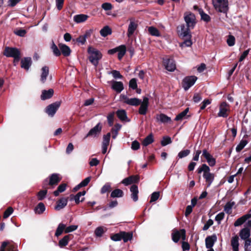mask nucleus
<instances>
[{"mask_svg": "<svg viewBox=\"0 0 251 251\" xmlns=\"http://www.w3.org/2000/svg\"><path fill=\"white\" fill-rule=\"evenodd\" d=\"M129 87L133 90L137 88V80L135 78H132L129 82Z\"/></svg>", "mask_w": 251, "mask_h": 251, "instance_id": "4d7b16f0", "label": "nucleus"}, {"mask_svg": "<svg viewBox=\"0 0 251 251\" xmlns=\"http://www.w3.org/2000/svg\"><path fill=\"white\" fill-rule=\"evenodd\" d=\"M41 70V81L44 83L46 81L47 77L49 75V69L48 67L45 66L42 67Z\"/></svg>", "mask_w": 251, "mask_h": 251, "instance_id": "2f4dec72", "label": "nucleus"}, {"mask_svg": "<svg viewBox=\"0 0 251 251\" xmlns=\"http://www.w3.org/2000/svg\"><path fill=\"white\" fill-rule=\"evenodd\" d=\"M184 21L186 24V26L183 24L177 27V31L180 36L182 37L192 36L190 30L194 28L196 24V17L192 13H185L184 15Z\"/></svg>", "mask_w": 251, "mask_h": 251, "instance_id": "f257e3e1", "label": "nucleus"}, {"mask_svg": "<svg viewBox=\"0 0 251 251\" xmlns=\"http://www.w3.org/2000/svg\"><path fill=\"white\" fill-rule=\"evenodd\" d=\"M87 52L89 54L88 57L90 62L95 67H97L99 64L100 60L102 58L101 53L97 49L91 46L88 47Z\"/></svg>", "mask_w": 251, "mask_h": 251, "instance_id": "7ed1b4c3", "label": "nucleus"}, {"mask_svg": "<svg viewBox=\"0 0 251 251\" xmlns=\"http://www.w3.org/2000/svg\"><path fill=\"white\" fill-rule=\"evenodd\" d=\"M137 26L138 25L134 21L130 20L127 32V36L128 37H130L133 34Z\"/></svg>", "mask_w": 251, "mask_h": 251, "instance_id": "6ab92c4d", "label": "nucleus"}, {"mask_svg": "<svg viewBox=\"0 0 251 251\" xmlns=\"http://www.w3.org/2000/svg\"><path fill=\"white\" fill-rule=\"evenodd\" d=\"M172 143L171 138L169 136H164L163 137L161 142V144L162 146H166L167 145L171 144Z\"/></svg>", "mask_w": 251, "mask_h": 251, "instance_id": "3c124183", "label": "nucleus"}, {"mask_svg": "<svg viewBox=\"0 0 251 251\" xmlns=\"http://www.w3.org/2000/svg\"><path fill=\"white\" fill-rule=\"evenodd\" d=\"M163 63L165 69L169 72H174L176 69L175 62L173 59L164 58Z\"/></svg>", "mask_w": 251, "mask_h": 251, "instance_id": "1a4fd4ad", "label": "nucleus"}, {"mask_svg": "<svg viewBox=\"0 0 251 251\" xmlns=\"http://www.w3.org/2000/svg\"><path fill=\"white\" fill-rule=\"evenodd\" d=\"M120 98L125 103L129 105L136 106L141 103V100L136 98H129L125 95H121Z\"/></svg>", "mask_w": 251, "mask_h": 251, "instance_id": "423d86ee", "label": "nucleus"}, {"mask_svg": "<svg viewBox=\"0 0 251 251\" xmlns=\"http://www.w3.org/2000/svg\"><path fill=\"white\" fill-rule=\"evenodd\" d=\"M111 84V88L117 93H120L124 89V84L121 81L112 80Z\"/></svg>", "mask_w": 251, "mask_h": 251, "instance_id": "4468645a", "label": "nucleus"}, {"mask_svg": "<svg viewBox=\"0 0 251 251\" xmlns=\"http://www.w3.org/2000/svg\"><path fill=\"white\" fill-rule=\"evenodd\" d=\"M32 59L30 57H24L21 61V68L28 71L32 64Z\"/></svg>", "mask_w": 251, "mask_h": 251, "instance_id": "dca6fc26", "label": "nucleus"}, {"mask_svg": "<svg viewBox=\"0 0 251 251\" xmlns=\"http://www.w3.org/2000/svg\"><path fill=\"white\" fill-rule=\"evenodd\" d=\"M13 212L12 207H9L6 211L4 212L3 214V218L4 219L7 218Z\"/></svg>", "mask_w": 251, "mask_h": 251, "instance_id": "69168bd1", "label": "nucleus"}, {"mask_svg": "<svg viewBox=\"0 0 251 251\" xmlns=\"http://www.w3.org/2000/svg\"><path fill=\"white\" fill-rule=\"evenodd\" d=\"M248 144V141L246 140H242L239 144L236 146V151L237 152H240L241 151L244 147L247 145Z\"/></svg>", "mask_w": 251, "mask_h": 251, "instance_id": "c03bdc74", "label": "nucleus"}, {"mask_svg": "<svg viewBox=\"0 0 251 251\" xmlns=\"http://www.w3.org/2000/svg\"><path fill=\"white\" fill-rule=\"evenodd\" d=\"M46 210V207L43 202H39L34 208V212L36 214H41Z\"/></svg>", "mask_w": 251, "mask_h": 251, "instance_id": "473e14b6", "label": "nucleus"}, {"mask_svg": "<svg viewBox=\"0 0 251 251\" xmlns=\"http://www.w3.org/2000/svg\"><path fill=\"white\" fill-rule=\"evenodd\" d=\"M202 156L206 160L208 165L211 167H213L216 164V159L212 155L209 153L206 150L204 149L202 151Z\"/></svg>", "mask_w": 251, "mask_h": 251, "instance_id": "9b49d317", "label": "nucleus"}, {"mask_svg": "<svg viewBox=\"0 0 251 251\" xmlns=\"http://www.w3.org/2000/svg\"><path fill=\"white\" fill-rule=\"evenodd\" d=\"M198 78L195 75L188 76L184 77L182 82V86L185 91H187L196 82Z\"/></svg>", "mask_w": 251, "mask_h": 251, "instance_id": "39448f33", "label": "nucleus"}, {"mask_svg": "<svg viewBox=\"0 0 251 251\" xmlns=\"http://www.w3.org/2000/svg\"><path fill=\"white\" fill-rule=\"evenodd\" d=\"M112 33L111 29L107 25L104 26L100 30V34L102 37H106Z\"/></svg>", "mask_w": 251, "mask_h": 251, "instance_id": "e433bc0d", "label": "nucleus"}, {"mask_svg": "<svg viewBox=\"0 0 251 251\" xmlns=\"http://www.w3.org/2000/svg\"><path fill=\"white\" fill-rule=\"evenodd\" d=\"M107 230L106 227L103 226H99L95 230V234L97 237H101L102 234Z\"/></svg>", "mask_w": 251, "mask_h": 251, "instance_id": "a19ab883", "label": "nucleus"}, {"mask_svg": "<svg viewBox=\"0 0 251 251\" xmlns=\"http://www.w3.org/2000/svg\"><path fill=\"white\" fill-rule=\"evenodd\" d=\"M214 9L218 12L226 13L228 10V0H212Z\"/></svg>", "mask_w": 251, "mask_h": 251, "instance_id": "20e7f679", "label": "nucleus"}, {"mask_svg": "<svg viewBox=\"0 0 251 251\" xmlns=\"http://www.w3.org/2000/svg\"><path fill=\"white\" fill-rule=\"evenodd\" d=\"M153 141L154 139L153 135L152 134H150L144 139L142 142V145L146 147L149 145L151 144Z\"/></svg>", "mask_w": 251, "mask_h": 251, "instance_id": "ea45409f", "label": "nucleus"}, {"mask_svg": "<svg viewBox=\"0 0 251 251\" xmlns=\"http://www.w3.org/2000/svg\"><path fill=\"white\" fill-rule=\"evenodd\" d=\"M197 171L198 174H201L202 172L203 173V177L205 180L206 187H210L214 180L215 175L214 174L210 173V169L209 166L205 164H203L201 167L198 168Z\"/></svg>", "mask_w": 251, "mask_h": 251, "instance_id": "f03ea898", "label": "nucleus"}, {"mask_svg": "<svg viewBox=\"0 0 251 251\" xmlns=\"http://www.w3.org/2000/svg\"><path fill=\"white\" fill-rule=\"evenodd\" d=\"M47 194V190L40 191L37 194L38 200L39 201L43 200L44 198H45Z\"/></svg>", "mask_w": 251, "mask_h": 251, "instance_id": "864d4df0", "label": "nucleus"}, {"mask_svg": "<svg viewBox=\"0 0 251 251\" xmlns=\"http://www.w3.org/2000/svg\"><path fill=\"white\" fill-rule=\"evenodd\" d=\"M131 148L134 151L138 150L140 148L139 143L136 140L133 141L131 143Z\"/></svg>", "mask_w": 251, "mask_h": 251, "instance_id": "338daca9", "label": "nucleus"}, {"mask_svg": "<svg viewBox=\"0 0 251 251\" xmlns=\"http://www.w3.org/2000/svg\"><path fill=\"white\" fill-rule=\"evenodd\" d=\"M3 54L7 57L14 58L19 55H21V52L20 50L16 48L6 47L5 48Z\"/></svg>", "mask_w": 251, "mask_h": 251, "instance_id": "6e6552de", "label": "nucleus"}, {"mask_svg": "<svg viewBox=\"0 0 251 251\" xmlns=\"http://www.w3.org/2000/svg\"><path fill=\"white\" fill-rule=\"evenodd\" d=\"M211 102V101L208 99H205L201 104L200 109L203 110L206 107L207 105L210 104Z\"/></svg>", "mask_w": 251, "mask_h": 251, "instance_id": "0e129e2a", "label": "nucleus"}, {"mask_svg": "<svg viewBox=\"0 0 251 251\" xmlns=\"http://www.w3.org/2000/svg\"><path fill=\"white\" fill-rule=\"evenodd\" d=\"M118 57L119 60H121L126 52V47L125 45H123L118 47Z\"/></svg>", "mask_w": 251, "mask_h": 251, "instance_id": "f704fd0d", "label": "nucleus"}, {"mask_svg": "<svg viewBox=\"0 0 251 251\" xmlns=\"http://www.w3.org/2000/svg\"><path fill=\"white\" fill-rule=\"evenodd\" d=\"M160 196L159 192H154L151 196L150 202H152L157 201Z\"/></svg>", "mask_w": 251, "mask_h": 251, "instance_id": "5fc2aeb1", "label": "nucleus"}, {"mask_svg": "<svg viewBox=\"0 0 251 251\" xmlns=\"http://www.w3.org/2000/svg\"><path fill=\"white\" fill-rule=\"evenodd\" d=\"M61 104L60 101H55L49 105L46 108L45 112L49 116L53 117L56 113Z\"/></svg>", "mask_w": 251, "mask_h": 251, "instance_id": "0eeeda50", "label": "nucleus"}, {"mask_svg": "<svg viewBox=\"0 0 251 251\" xmlns=\"http://www.w3.org/2000/svg\"><path fill=\"white\" fill-rule=\"evenodd\" d=\"M217 236L215 234L208 236L205 238V246L207 249H211L217 241Z\"/></svg>", "mask_w": 251, "mask_h": 251, "instance_id": "f3484780", "label": "nucleus"}, {"mask_svg": "<svg viewBox=\"0 0 251 251\" xmlns=\"http://www.w3.org/2000/svg\"><path fill=\"white\" fill-rule=\"evenodd\" d=\"M0 251H16L13 245L10 244L8 241L2 243L0 247Z\"/></svg>", "mask_w": 251, "mask_h": 251, "instance_id": "aec40b11", "label": "nucleus"}, {"mask_svg": "<svg viewBox=\"0 0 251 251\" xmlns=\"http://www.w3.org/2000/svg\"><path fill=\"white\" fill-rule=\"evenodd\" d=\"M111 134L108 132L106 135H104L103 137L102 144L109 145Z\"/></svg>", "mask_w": 251, "mask_h": 251, "instance_id": "680f3d73", "label": "nucleus"}, {"mask_svg": "<svg viewBox=\"0 0 251 251\" xmlns=\"http://www.w3.org/2000/svg\"><path fill=\"white\" fill-rule=\"evenodd\" d=\"M148 31L149 33L153 36L159 37L160 36L159 30L154 26H150L148 28Z\"/></svg>", "mask_w": 251, "mask_h": 251, "instance_id": "79ce46f5", "label": "nucleus"}, {"mask_svg": "<svg viewBox=\"0 0 251 251\" xmlns=\"http://www.w3.org/2000/svg\"><path fill=\"white\" fill-rule=\"evenodd\" d=\"M190 153V151L189 150L186 149L183 151H180L177 155V157L179 159L184 158L188 156Z\"/></svg>", "mask_w": 251, "mask_h": 251, "instance_id": "09e8293b", "label": "nucleus"}, {"mask_svg": "<svg viewBox=\"0 0 251 251\" xmlns=\"http://www.w3.org/2000/svg\"><path fill=\"white\" fill-rule=\"evenodd\" d=\"M77 228H78V226H76V225H71V226H68L67 227L65 226V233H68L73 232V231L75 230L76 229H77Z\"/></svg>", "mask_w": 251, "mask_h": 251, "instance_id": "6e6d98bb", "label": "nucleus"}, {"mask_svg": "<svg viewBox=\"0 0 251 251\" xmlns=\"http://www.w3.org/2000/svg\"><path fill=\"white\" fill-rule=\"evenodd\" d=\"M86 191H82L79 192L76 195L74 196L73 195H70V201L74 200L76 204H78L80 201H83L84 200V198H82L81 201H80V198L85 195Z\"/></svg>", "mask_w": 251, "mask_h": 251, "instance_id": "412c9836", "label": "nucleus"}, {"mask_svg": "<svg viewBox=\"0 0 251 251\" xmlns=\"http://www.w3.org/2000/svg\"><path fill=\"white\" fill-rule=\"evenodd\" d=\"M239 237L236 235L233 236L231 239V246L233 251H239Z\"/></svg>", "mask_w": 251, "mask_h": 251, "instance_id": "393cba45", "label": "nucleus"}, {"mask_svg": "<svg viewBox=\"0 0 251 251\" xmlns=\"http://www.w3.org/2000/svg\"><path fill=\"white\" fill-rule=\"evenodd\" d=\"M228 104L226 102H223L220 106L219 112L218 113V116L220 117L226 118L228 116L227 111L228 109L227 106Z\"/></svg>", "mask_w": 251, "mask_h": 251, "instance_id": "2eb2a0df", "label": "nucleus"}, {"mask_svg": "<svg viewBox=\"0 0 251 251\" xmlns=\"http://www.w3.org/2000/svg\"><path fill=\"white\" fill-rule=\"evenodd\" d=\"M68 198H62L60 199L56 202L54 209L56 210H60L64 208L67 204L68 203Z\"/></svg>", "mask_w": 251, "mask_h": 251, "instance_id": "a211bd4d", "label": "nucleus"}, {"mask_svg": "<svg viewBox=\"0 0 251 251\" xmlns=\"http://www.w3.org/2000/svg\"><path fill=\"white\" fill-rule=\"evenodd\" d=\"M102 128V126L100 123H99L93 128H91L86 136V138L88 137L97 136L100 132Z\"/></svg>", "mask_w": 251, "mask_h": 251, "instance_id": "f8f14e48", "label": "nucleus"}, {"mask_svg": "<svg viewBox=\"0 0 251 251\" xmlns=\"http://www.w3.org/2000/svg\"><path fill=\"white\" fill-rule=\"evenodd\" d=\"M199 13L201 15V20L206 22H208L210 21V16L204 13L202 9H199Z\"/></svg>", "mask_w": 251, "mask_h": 251, "instance_id": "49530a36", "label": "nucleus"}, {"mask_svg": "<svg viewBox=\"0 0 251 251\" xmlns=\"http://www.w3.org/2000/svg\"><path fill=\"white\" fill-rule=\"evenodd\" d=\"M121 237L124 242L130 240L132 238V233L129 232L121 231Z\"/></svg>", "mask_w": 251, "mask_h": 251, "instance_id": "c9c22d12", "label": "nucleus"}, {"mask_svg": "<svg viewBox=\"0 0 251 251\" xmlns=\"http://www.w3.org/2000/svg\"><path fill=\"white\" fill-rule=\"evenodd\" d=\"M53 90L50 89L48 90H43L41 95V99L42 100H45L49 99L52 97L53 95Z\"/></svg>", "mask_w": 251, "mask_h": 251, "instance_id": "bb28decb", "label": "nucleus"}, {"mask_svg": "<svg viewBox=\"0 0 251 251\" xmlns=\"http://www.w3.org/2000/svg\"><path fill=\"white\" fill-rule=\"evenodd\" d=\"M149 105V99L147 97H144L143 101L140 103V106L139 108V113L141 115H145L146 114Z\"/></svg>", "mask_w": 251, "mask_h": 251, "instance_id": "ddd939ff", "label": "nucleus"}, {"mask_svg": "<svg viewBox=\"0 0 251 251\" xmlns=\"http://www.w3.org/2000/svg\"><path fill=\"white\" fill-rule=\"evenodd\" d=\"M65 226L66 225L65 224L60 223L56 230L55 236L56 237L60 236L63 233V231H65Z\"/></svg>", "mask_w": 251, "mask_h": 251, "instance_id": "37998d69", "label": "nucleus"}, {"mask_svg": "<svg viewBox=\"0 0 251 251\" xmlns=\"http://www.w3.org/2000/svg\"><path fill=\"white\" fill-rule=\"evenodd\" d=\"M111 239L114 241H119L122 240L121 231L111 236Z\"/></svg>", "mask_w": 251, "mask_h": 251, "instance_id": "e2e57ef3", "label": "nucleus"}, {"mask_svg": "<svg viewBox=\"0 0 251 251\" xmlns=\"http://www.w3.org/2000/svg\"><path fill=\"white\" fill-rule=\"evenodd\" d=\"M88 16L85 14H78L74 16V21L76 23H80L86 21Z\"/></svg>", "mask_w": 251, "mask_h": 251, "instance_id": "cd10ccee", "label": "nucleus"}, {"mask_svg": "<svg viewBox=\"0 0 251 251\" xmlns=\"http://www.w3.org/2000/svg\"><path fill=\"white\" fill-rule=\"evenodd\" d=\"M172 240L175 242L177 243L182 238L183 240L185 239V230L181 229L180 231L176 230L174 231L172 234Z\"/></svg>", "mask_w": 251, "mask_h": 251, "instance_id": "9d476101", "label": "nucleus"}, {"mask_svg": "<svg viewBox=\"0 0 251 251\" xmlns=\"http://www.w3.org/2000/svg\"><path fill=\"white\" fill-rule=\"evenodd\" d=\"M111 74L115 79H122L123 78L122 75H121L120 72L118 71L113 70L111 71Z\"/></svg>", "mask_w": 251, "mask_h": 251, "instance_id": "052dcab7", "label": "nucleus"}, {"mask_svg": "<svg viewBox=\"0 0 251 251\" xmlns=\"http://www.w3.org/2000/svg\"><path fill=\"white\" fill-rule=\"evenodd\" d=\"M50 48L54 55H55L56 56H59L60 55L61 52L60 50L58 49L57 46L54 44V43L53 41L52 42Z\"/></svg>", "mask_w": 251, "mask_h": 251, "instance_id": "de8ad7c7", "label": "nucleus"}, {"mask_svg": "<svg viewBox=\"0 0 251 251\" xmlns=\"http://www.w3.org/2000/svg\"><path fill=\"white\" fill-rule=\"evenodd\" d=\"M235 37L231 35H229L228 36L227 39L226 40V42L227 45L229 47H232L235 44Z\"/></svg>", "mask_w": 251, "mask_h": 251, "instance_id": "603ef678", "label": "nucleus"}, {"mask_svg": "<svg viewBox=\"0 0 251 251\" xmlns=\"http://www.w3.org/2000/svg\"><path fill=\"white\" fill-rule=\"evenodd\" d=\"M245 251H251V238L245 242Z\"/></svg>", "mask_w": 251, "mask_h": 251, "instance_id": "bf43d9fd", "label": "nucleus"}, {"mask_svg": "<svg viewBox=\"0 0 251 251\" xmlns=\"http://www.w3.org/2000/svg\"><path fill=\"white\" fill-rule=\"evenodd\" d=\"M250 218L249 214H246L241 217L238 218L234 223L235 226H239L244 223L248 219Z\"/></svg>", "mask_w": 251, "mask_h": 251, "instance_id": "7c9ffc66", "label": "nucleus"}, {"mask_svg": "<svg viewBox=\"0 0 251 251\" xmlns=\"http://www.w3.org/2000/svg\"><path fill=\"white\" fill-rule=\"evenodd\" d=\"M58 174H52L50 176L49 184L50 185H56L61 180V178L59 177Z\"/></svg>", "mask_w": 251, "mask_h": 251, "instance_id": "5701e85b", "label": "nucleus"}, {"mask_svg": "<svg viewBox=\"0 0 251 251\" xmlns=\"http://www.w3.org/2000/svg\"><path fill=\"white\" fill-rule=\"evenodd\" d=\"M70 235H67L65 236L63 238L59 240L58 242V245L60 248H63L67 246L70 240Z\"/></svg>", "mask_w": 251, "mask_h": 251, "instance_id": "72a5a7b5", "label": "nucleus"}, {"mask_svg": "<svg viewBox=\"0 0 251 251\" xmlns=\"http://www.w3.org/2000/svg\"><path fill=\"white\" fill-rule=\"evenodd\" d=\"M189 108H186L184 111L178 114L175 118V120L178 121L185 118L187 114L189 112Z\"/></svg>", "mask_w": 251, "mask_h": 251, "instance_id": "58836bf2", "label": "nucleus"}, {"mask_svg": "<svg viewBox=\"0 0 251 251\" xmlns=\"http://www.w3.org/2000/svg\"><path fill=\"white\" fill-rule=\"evenodd\" d=\"M117 116L118 118L123 122H129L127 117L126 112L125 110H118L116 112Z\"/></svg>", "mask_w": 251, "mask_h": 251, "instance_id": "a878e982", "label": "nucleus"}, {"mask_svg": "<svg viewBox=\"0 0 251 251\" xmlns=\"http://www.w3.org/2000/svg\"><path fill=\"white\" fill-rule=\"evenodd\" d=\"M131 193V198L134 201H137L138 200V194L139 193L138 186L136 185H132L130 189Z\"/></svg>", "mask_w": 251, "mask_h": 251, "instance_id": "4be33fe9", "label": "nucleus"}, {"mask_svg": "<svg viewBox=\"0 0 251 251\" xmlns=\"http://www.w3.org/2000/svg\"><path fill=\"white\" fill-rule=\"evenodd\" d=\"M234 204V202H227L224 206V211L226 213L228 214H230L232 208Z\"/></svg>", "mask_w": 251, "mask_h": 251, "instance_id": "a18cd8bd", "label": "nucleus"}, {"mask_svg": "<svg viewBox=\"0 0 251 251\" xmlns=\"http://www.w3.org/2000/svg\"><path fill=\"white\" fill-rule=\"evenodd\" d=\"M101 7L104 10H110L112 8V5L109 2H105L102 4Z\"/></svg>", "mask_w": 251, "mask_h": 251, "instance_id": "774afa93", "label": "nucleus"}, {"mask_svg": "<svg viewBox=\"0 0 251 251\" xmlns=\"http://www.w3.org/2000/svg\"><path fill=\"white\" fill-rule=\"evenodd\" d=\"M59 47L62 53L64 56H68L70 55L71 49L68 46L65 44H60L59 45Z\"/></svg>", "mask_w": 251, "mask_h": 251, "instance_id": "c85d7f7f", "label": "nucleus"}, {"mask_svg": "<svg viewBox=\"0 0 251 251\" xmlns=\"http://www.w3.org/2000/svg\"><path fill=\"white\" fill-rule=\"evenodd\" d=\"M111 189V184L109 182H106L101 188L100 193L103 194L109 191Z\"/></svg>", "mask_w": 251, "mask_h": 251, "instance_id": "8fccbe9b", "label": "nucleus"}, {"mask_svg": "<svg viewBox=\"0 0 251 251\" xmlns=\"http://www.w3.org/2000/svg\"><path fill=\"white\" fill-rule=\"evenodd\" d=\"M156 120L161 123L166 124L171 122V119L166 115L161 113L156 115Z\"/></svg>", "mask_w": 251, "mask_h": 251, "instance_id": "b1692460", "label": "nucleus"}, {"mask_svg": "<svg viewBox=\"0 0 251 251\" xmlns=\"http://www.w3.org/2000/svg\"><path fill=\"white\" fill-rule=\"evenodd\" d=\"M224 217L225 213L223 212H220L216 216L215 220L217 221L218 225L221 224V221L223 220Z\"/></svg>", "mask_w": 251, "mask_h": 251, "instance_id": "13d9d810", "label": "nucleus"}, {"mask_svg": "<svg viewBox=\"0 0 251 251\" xmlns=\"http://www.w3.org/2000/svg\"><path fill=\"white\" fill-rule=\"evenodd\" d=\"M124 196L123 191L119 189H116L113 190L110 195V197L113 198H121Z\"/></svg>", "mask_w": 251, "mask_h": 251, "instance_id": "4c0bfd02", "label": "nucleus"}, {"mask_svg": "<svg viewBox=\"0 0 251 251\" xmlns=\"http://www.w3.org/2000/svg\"><path fill=\"white\" fill-rule=\"evenodd\" d=\"M239 235L242 239L246 240L250 236V230L248 228H243L240 230Z\"/></svg>", "mask_w": 251, "mask_h": 251, "instance_id": "c756f323", "label": "nucleus"}]
</instances>
